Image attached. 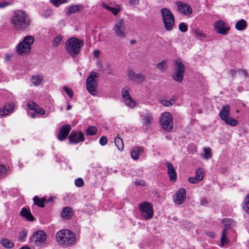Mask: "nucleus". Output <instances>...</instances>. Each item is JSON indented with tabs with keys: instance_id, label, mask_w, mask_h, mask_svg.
I'll list each match as a JSON object with an SVG mask.
<instances>
[{
	"instance_id": "a18cd8bd",
	"label": "nucleus",
	"mask_w": 249,
	"mask_h": 249,
	"mask_svg": "<svg viewBox=\"0 0 249 249\" xmlns=\"http://www.w3.org/2000/svg\"><path fill=\"white\" fill-rule=\"evenodd\" d=\"M14 3L13 1L11 0L8 1H0V8H4L7 6L11 5Z\"/></svg>"
},
{
	"instance_id": "f03ea898",
	"label": "nucleus",
	"mask_w": 249,
	"mask_h": 249,
	"mask_svg": "<svg viewBox=\"0 0 249 249\" xmlns=\"http://www.w3.org/2000/svg\"><path fill=\"white\" fill-rule=\"evenodd\" d=\"M56 239L59 244L70 246L75 243L76 237L74 233L71 231L64 229L57 232Z\"/></svg>"
},
{
	"instance_id": "09e8293b",
	"label": "nucleus",
	"mask_w": 249,
	"mask_h": 249,
	"mask_svg": "<svg viewBox=\"0 0 249 249\" xmlns=\"http://www.w3.org/2000/svg\"><path fill=\"white\" fill-rule=\"evenodd\" d=\"M64 90L66 91L68 95L70 97V98H71L73 97V91L70 88L64 86L63 87Z\"/></svg>"
},
{
	"instance_id": "864d4df0",
	"label": "nucleus",
	"mask_w": 249,
	"mask_h": 249,
	"mask_svg": "<svg viewBox=\"0 0 249 249\" xmlns=\"http://www.w3.org/2000/svg\"><path fill=\"white\" fill-rule=\"evenodd\" d=\"M188 180H189V182H190L191 183H194V184L197 183L200 181L199 180H197V178H196V176L195 177H190L188 178Z\"/></svg>"
},
{
	"instance_id": "c756f323",
	"label": "nucleus",
	"mask_w": 249,
	"mask_h": 249,
	"mask_svg": "<svg viewBox=\"0 0 249 249\" xmlns=\"http://www.w3.org/2000/svg\"><path fill=\"white\" fill-rule=\"evenodd\" d=\"M83 9L82 5H72L69 7L68 9L67 14H73L80 11Z\"/></svg>"
},
{
	"instance_id": "de8ad7c7",
	"label": "nucleus",
	"mask_w": 249,
	"mask_h": 249,
	"mask_svg": "<svg viewBox=\"0 0 249 249\" xmlns=\"http://www.w3.org/2000/svg\"><path fill=\"white\" fill-rule=\"evenodd\" d=\"M178 28L179 30L182 32H185L188 29L187 25L183 22H181L179 24Z\"/></svg>"
},
{
	"instance_id": "9d476101",
	"label": "nucleus",
	"mask_w": 249,
	"mask_h": 249,
	"mask_svg": "<svg viewBox=\"0 0 249 249\" xmlns=\"http://www.w3.org/2000/svg\"><path fill=\"white\" fill-rule=\"evenodd\" d=\"M230 109L229 105L223 106L219 113L220 117L228 124H237V122L236 120L229 118Z\"/></svg>"
},
{
	"instance_id": "6e6d98bb",
	"label": "nucleus",
	"mask_w": 249,
	"mask_h": 249,
	"mask_svg": "<svg viewBox=\"0 0 249 249\" xmlns=\"http://www.w3.org/2000/svg\"><path fill=\"white\" fill-rule=\"evenodd\" d=\"M135 184L136 186L141 185V186H144L145 185V183L142 180H136L135 181Z\"/></svg>"
},
{
	"instance_id": "4468645a",
	"label": "nucleus",
	"mask_w": 249,
	"mask_h": 249,
	"mask_svg": "<svg viewBox=\"0 0 249 249\" xmlns=\"http://www.w3.org/2000/svg\"><path fill=\"white\" fill-rule=\"evenodd\" d=\"M46 234L42 231H38L33 235V240L37 246L45 244L46 242Z\"/></svg>"
},
{
	"instance_id": "a878e982",
	"label": "nucleus",
	"mask_w": 249,
	"mask_h": 249,
	"mask_svg": "<svg viewBox=\"0 0 249 249\" xmlns=\"http://www.w3.org/2000/svg\"><path fill=\"white\" fill-rule=\"evenodd\" d=\"M222 222L226 227L225 229H228L229 232H234L232 228L235 226V222L232 219L224 218Z\"/></svg>"
},
{
	"instance_id": "1a4fd4ad",
	"label": "nucleus",
	"mask_w": 249,
	"mask_h": 249,
	"mask_svg": "<svg viewBox=\"0 0 249 249\" xmlns=\"http://www.w3.org/2000/svg\"><path fill=\"white\" fill-rule=\"evenodd\" d=\"M175 72L173 75V78L176 81L181 82L183 79V73L185 70L184 65L182 63L180 59H178L175 61Z\"/></svg>"
},
{
	"instance_id": "423d86ee",
	"label": "nucleus",
	"mask_w": 249,
	"mask_h": 249,
	"mask_svg": "<svg viewBox=\"0 0 249 249\" xmlns=\"http://www.w3.org/2000/svg\"><path fill=\"white\" fill-rule=\"evenodd\" d=\"M34 37L31 36H26L23 40L16 47L17 52L19 54L28 52L31 50V45L34 43Z\"/></svg>"
},
{
	"instance_id": "aec40b11",
	"label": "nucleus",
	"mask_w": 249,
	"mask_h": 249,
	"mask_svg": "<svg viewBox=\"0 0 249 249\" xmlns=\"http://www.w3.org/2000/svg\"><path fill=\"white\" fill-rule=\"evenodd\" d=\"M27 105L30 109L34 111L37 114L42 115L45 113L43 108L40 107L37 104L34 102L29 101L28 102Z\"/></svg>"
},
{
	"instance_id": "58836bf2",
	"label": "nucleus",
	"mask_w": 249,
	"mask_h": 249,
	"mask_svg": "<svg viewBox=\"0 0 249 249\" xmlns=\"http://www.w3.org/2000/svg\"><path fill=\"white\" fill-rule=\"evenodd\" d=\"M204 171L201 168H198L196 170V177L197 178V180L201 181L204 178Z\"/></svg>"
},
{
	"instance_id": "774afa93",
	"label": "nucleus",
	"mask_w": 249,
	"mask_h": 249,
	"mask_svg": "<svg viewBox=\"0 0 249 249\" xmlns=\"http://www.w3.org/2000/svg\"><path fill=\"white\" fill-rule=\"evenodd\" d=\"M208 234L211 237H213L215 235L213 232H210L209 234Z\"/></svg>"
},
{
	"instance_id": "f8f14e48",
	"label": "nucleus",
	"mask_w": 249,
	"mask_h": 249,
	"mask_svg": "<svg viewBox=\"0 0 249 249\" xmlns=\"http://www.w3.org/2000/svg\"><path fill=\"white\" fill-rule=\"evenodd\" d=\"M122 95L123 100L126 106L130 108H133L136 106L135 101L133 100L128 92V89L126 87L123 89Z\"/></svg>"
},
{
	"instance_id": "f3484780",
	"label": "nucleus",
	"mask_w": 249,
	"mask_h": 249,
	"mask_svg": "<svg viewBox=\"0 0 249 249\" xmlns=\"http://www.w3.org/2000/svg\"><path fill=\"white\" fill-rule=\"evenodd\" d=\"M178 10L181 13L185 15H190L192 13L191 7L187 3L183 2L177 3Z\"/></svg>"
},
{
	"instance_id": "72a5a7b5",
	"label": "nucleus",
	"mask_w": 249,
	"mask_h": 249,
	"mask_svg": "<svg viewBox=\"0 0 249 249\" xmlns=\"http://www.w3.org/2000/svg\"><path fill=\"white\" fill-rule=\"evenodd\" d=\"M1 245L6 248H12L14 246V243L7 239H2L0 241Z\"/></svg>"
},
{
	"instance_id": "680f3d73",
	"label": "nucleus",
	"mask_w": 249,
	"mask_h": 249,
	"mask_svg": "<svg viewBox=\"0 0 249 249\" xmlns=\"http://www.w3.org/2000/svg\"><path fill=\"white\" fill-rule=\"evenodd\" d=\"M101 5H102V6L103 8H105V9H107V10H108V11H111V9H112V7H110V6H108L106 4H105V3H102L101 4Z\"/></svg>"
},
{
	"instance_id": "c03bdc74",
	"label": "nucleus",
	"mask_w": 249,
	"mask_h": 249,
	"mask_svg": "<svg viewBox=\"0 0 249 249\" xmlns=\"http://www.w3.org/2000/svg\"><path fill=\"white\" fill-rule=\"evenodd\" d=\"M194 32L196 36L200 38H205L206 37V35L200 29H195Z\"/></svg>"
},
{
	"instance_id": "052dcab7",
	"label": "nucleus",
	"mask_w": 249,
	"mask_h": 249,
	"mask_svg": "<svg viewBox=\"0 0 249 249\" xmlns=\"http://www.w3.org/2000/svg\"><path fill=\"white\" fill-rule=\"evenodd\" d=\"M101 5H102V6L103 8H105V9H107V10H108V11H111V9H112V7H110V6H108L106 4H105V3H102L101 4Z\"/></svg>"
},
{
	"instance_id": "20e7f679",
	"label": "nucleus",
	"mask_w": 249,
	"mask_h": 249,
	"mask_svg": "<svg viewBox=\"0 0 249 249\" xmlns=\"http://www.w3.org/2000/svg\"><path fill=\"white\" fill-rule=\"evenodd\" d=\"M161 14L165 29L168 31H172L175 26V18L173 14L166 8L161 9Z\"/></svg>"
},
{
	"instance_id": "8fccbe9b",
	"label": "nucleus",
	"mask_w": 249,
	"mask_h": 249,
	"mask_svg": "<svg viewBox=\"0 0 249 249\" xmlns=\"http://www.w3.org/2000/svg\"><path fill=\"white\" fill-rule=\"evenodd\" d=\"M107 138L105 136H102L99 140V143L101 145L104 146L107 144Z\"/></svg>"
},
{
	"instance_id": "c85d7f7f",
	"label": "nucleus",
	"mask_w": 249,
	"mask_h": 249,
	"mask_svg": "<svg viewBox=\"0 0 249 249\" xmlns=\"http://www.w3.org/2000/svg\"><path fill=\"white\" fill-rule=\"evenodd\" d=\"M247 26V21L244 19H241L236 23L235 28L238 31H242L246 29Z\"/></svg>"
},
{
	"instance_id": "bb28decb",
	"label": "nucleus",
	"mask_w": 249,
	"mask_h": 249,
	"mask_svg": "<svg viewBox=\"0 0 249 249\" xmlns=\"http://www.w3.org/2000/svg\"><path fill=\"white\" fill-rule=\"evenodd\" d=\"M230 232L228 231V229H224L223 230L220 238L221 246H225L229 243L230 241L227 237V236L230 233Z\"/></svg>"
},
{
	"instance_id": "f257e3e1",
	"label": "nucleus",
	"mask_w": 249,
	"mask_h": 249,
	"mask_svg": "<svg viewBox=\"0 0 249 249\" xmlns=\"http://www.w3.org/2000/svg\"><path fill=\"white\" fill-rule=\"evenodd\" d=\"M30 23L29 16L23 10L15 11L11 18L12 25L18 30H24L30 25Z\"/></svg>"
},
{
	"instance_id": "bf43d9fd",
	"label": "nucleus",
	"mask_w": 249,
	"mask_h": 249,
	"mask_svg": "<svg viewBox=\"0 0 249 249\" xmlns=\"http://www.w3.org/2000/svg\"><path fill=\"white\" fill-rule=\"evenodd\" d=\"M238 72L241 74L244 75L246 77L247 76L248 73H247V71L241 69H238Z\"/></svg>"
},
{
	"instance_id": "0eeeda50",
	"label": "nucleus",
	"mask_w": 249,
	"mask_h": 249,
	"mask_svg": "<svg viewBox=\"0 0 249 249\" xmlns=\"http://www.w3.org/2000/svg\"><path fill=\"white\" fill-rule=\"evenodd\" d=\"M126 26L125 21L123 19H119L115 22L112 30L117 37L124 38L127 35Z\"/></svg>"
},
{
	"instance_id": "4be33fe9",
	"label": "nucleus",
	"mask_w": 249,
	"mask_h": 249,
	"mask_svg": "<svg viewBox=\"0 0 249 249\" xmlns=\"http://www.w3.org/2000/svg\"><path fill=\"white\" fill-rule=\"evenodd\" d=\"M144 153V149L142 147L135 146L133 148L131 151L130 154L131 158L134 160H137L139 159V157Z\"/></svg>"
},
{
	"instance_id": "13d9d810",
	"label": "nucleus",
	"mask_w": 249,
	"mask_h": 249,
	"mask_svg": "<svg viewBox=\"0 0 249 249\" xmlns=\"http://www.w3.org/2000/svg\"><path fill=\"white\" fill-rule=\"evenodd\" d=\"M120 9L112 7L110 12H111L114 15L116 16L118 14V13L120 11Z\"/></svg>"
},
{
	"instance_id": "c9c22d12",
	"label": "nucleus",
	"mask_w": 249,
	"mask_h": 249,
	"mask_svg": "<svg viewBox=\"0 0 249 249\" xmlns=\"http://www.w3.org/2000/svg\"><path fill=\"white\" fill-rule=\"evenodd\" d=\"M97 129L95 126H89L86 130V133L87 135H94L97 133Z\"/></svg>"
},
{
	"instance_id": "e433bc0d",
	"label": "nucleus",
	"mask_w": 249,
	"mask_h": 249,
	"mask_svg": "<svg viewBox=\"0 0 249 249\" xmlns=\"http://www.w3.org/2000/svg\"><path fill=\"white\" fill-rule=\"evenodd\" d=\"M203 151L204 153L203 154V158L205 160H208L211 159L212 157L211 149L209 147H205L203 149Z\"/></svg>"
},
{
	"instance_id": "393cba45",
	"label": "nucleus",
	"mask_w": 249,
	"mask_h": 249,
	"mask_svg": "<svg viewBox=\"0 0 249 249\" xmlns=\"http://www.w3.org/2000/svg\"><path fill=\"white\" fill-rule=\"evenodd\" d=\"M14 108V105L13 103L5 105L0 110V115L5 116L8 114L12 111Z\"/></svg>"
},
{
	"instance_id": "a19ab883",
	"label": "nucleus",
	"mask_w": 249,
	"mask_h": 249,
	"mask_svg": "<svg viewBox=\"0 0 249 249\" xmlns=\"http://www.w3.org/2000/svg\"><path fill=\"white\" fill-rule=\"evenodd\" d=\"M63 39V36L58 35L56 36L53 41V46L54 47H57Z\"/></svg>"
},
{
	"instance_id": "ea45409f",
	"label": "nucleus",
	"mask_w": 249,
	"mask_h": 249,
	"mask_svg": "<svg viewBox=\"0 0 249 249\" xmlns=\"http://www.w3.org/2000/svg\"><path fill=\"white\" fill-rule=\"evenodd\" d=\"M243 208L245 211L249 213V194L244 198Z\"/></svg>"
},
{
	"instance_id": "473e14b6",
	"label": "nucleus",
	"mask_w": 249,
	"mask_h": 249,
	"mask_svg": "<svg viewBox=\"0 0 249 249\" xmlns=\"http://www.w3.org/2000/svg\"><path fill=\"white\" fill-rule=\"evenodd\" d=\"M141 118L143 121V123L146 124H151L153 119V116L151 113H146L141 115Z\"/></svg>"
},
{
	"instance_id": "5701e85b",
	"label": "nucleus",
	"mask_w": 249,
	"mask_h": 249,
	"mask_svg": "<svg viewBox=\"0 0 249 249\" xmlns=\"http://www.w3.org/2000/svg\"><path fill=\"white\" fill-rule=\"evenodd\" d=\"M165 165L167 168V173L170 180L175 181L177 178V174L173 165L168 161L165 162Z\"/></svg>"
},
{
	"instance_id": "3c124183",
	"label": "nucleus",
	"mask_w": 249,
	"mask_h": 249,
	"mask_svg": "<svg viewBox=\"0 0 249 249\" xmlns=\"http://www.w3.org/2000/svg\"><path fill=\"white\" fill-rule=\"evenodd\" d=\"M75 184L77 187H81L84 184V181L81 178H78L75 180Z\"/></svg>"
},
{
	"instance_id": "79ce46f5",
	"label": "nucleus",
	"mask_w": 249,
	"mask_h": 249,
	"mask_svg": "<svg viewBox=\"0 0 249 249\" xmlns=\"http://www.w3.org/2000/svg\"><path fill=\"white\" fill-rule=\"evenodd\" d=\"M160 103L165 107H169L175 103V100L174 99H171L169 101L163 100L160 101Z\"/></svg>"
},
{
	"instance_id": "7ed1b4c3",
	"label": "nucleus",
	"mask_w": 249,
	"mask_h": 249,
	"mask_svg": "<svg viewBox=\"0 0 249 249\" xmlns=\"http://www.w3.org/2000/svg\"><path fill=\"white\" fill-rule=\"evenodd\" d=\"M84 42L76 37H71L66 42L65 49L67 52L72 57L77 56L83 46Z\"/></svg>"
},
{
	"instance_id": "dca6fc26",
	"label": "nucleus",
	"mask_w": 249,
	"mask_h": 249,
	"mask_svg": "<svg viewBox=\"0 0 249 249\" xmlns=\"http://www.w3.org/2000/svg\"><path fill=\"white\" fill-rule=\"evenodd\" d=\"M174 202L177 204H182L186 198V190L183 188H180L174 196Z\"/></svg>"
},
{
	"instance_id": "4c0bfd02",
	"label": "nucleus",
	"mask_w": 249,
	"mask_h": 249,
	"mask_svg": "<svg viewBox=\"0 0 249 249\" xmlns=\"http://www.w3.org/2000/svg\"><path fill=\"white\" fill-rule=\"evenodd\" d=\"M156 68L161 71H164L167 69V62L165 60H162L161 62L157 64Z\"/></svg>"
},
{
	"instance_id": "0e129e2a",
	"label": "nucleus",
	"mask_w": 249,
	"mask_h": 249,
	"mask_svg": "<svg viewBox=\"0 0 249 249\" xmlns=\"http://www.w3.org/2000/svg\"><path fill=\"white\" fill-rule=\"evenodd\" d=\"M230 73L231 74V76L233 77L235 76V71L234 70H231L230 71Z\"/></svg>"
},
{
	"instance_id": "49530a36",
	"label": "nucleus",
	"mask_w": 249,
	"mask_h": 249,
	"mask_svg": "<svg viewBox=\"0 0 249 249\" xmlns=\"http://www.w3.org/2000/svg\"><path fill=\"white\" fill-rule=\"evenodd\" d=\"M7 174V170L5 166L3 165H0V176L1 177H5Z\"/></svg>"
},
{
	"instance_id": "39448f33",
	"label": "nucleus",
	"mask_w": 249,
	"mask_h": 249,
	"mask_svg": "<svg viewBox=\"0 0 249 249\" xmlns=\"http://www.w3.org/2000/svg\"><path fill=\"white\" fill-rule=\"evenodd\" d=\"M99 74L94 71L90 72L87 79L86 86L88 91L92 95L96 96L97 94L98 80Z\"/></svg>"
},
{
	"instance_id": "ddd939ff",
	"label": "nucleus",
	"mask_w": 249,
	"mask_h": 249,
	"mask_svg": "<svg viewBox=\"0 0 249 249\" xmlns=\"http://www.w3.org/2000/svg\"><path fill=\"white\" fill-rule=\"evenodd\" d=\"M69 140L71 143L77 144L84 141V133L81 131H72L69 136Z\"/></svg>"
},
{
	"instance_id": "cd10ccee",
	"label": "nucleus",
	"mask_w": 249,
	"mask_h": 249,
	"mask_svg": "<svg viewBox=\"0 0 249 249\" xmlns=\"http://www.w3.org/2000/svg\"><path fill=\"white\" fill-rule=\"evenodd\" d=\"M61 216L65 219H70L72 215V212L71 208L67 207L64 208L61 213Z\"/></svg>"
},
{
	"instance_id": "37998d69",
	"label": "nucleus",
	"mask_w": 249,
	"mask_h": 249,
	"mask_svg": "<svg viewBox=\"0 0 249 249\" xmlns=\"http://www.w3.org/2000/svg\"><path fill=\"white\" fill-rule=\"evenodd\" d=\"M67 0H50V2L55 7H58L60 4L66 3Z\"/></svg>"
},
{
	"instance_id": "f704fd0d",
	"label": "nucleus",
	"mask_w": 249,
	"mask_h": 249,
	"mask_svg": "<svg viewBox=\"0 0 249 249\" xmlns=\"http://www.w3.org/2000/svg\"><path fill=\"white\" fill-rule=\"evenodd\" d=\"M42 80L43 78L42 77L38 75H34L31 79V82L35 86H37L41 84Z\"/></svg>"
},
{
	"instance_id": "6ab92c4d",
	"label": "nucleus",
	"mask_w": 249,
	"mask_h": 249,
	"mask_svg": "<svg viewBox=\"0 0 249 249\" xmlns=\"http://www.w3.org/2000/svg\"><path fill=\"white\" fill-rule=\"evenodd\" d=\"M27 105L30 109L34 111L37 114L42 115L45 113L43 108L40 107L37 104L34 102L29 101L28 102Z\"/></svg>"
},
{
	"instance_id": "a211bd4d",
	"label": "nucleus",
	"mask_w": 249,
	"mask_h": 249,
	"mask_svg": "<svg viewBox=\"0 0 249 249\" xmlns=\"http://www.w3.org/2000/svg\"><path fill=\"white\" fill-rule=\"evenodd\" d=\"M71 129V125H63L57 136L59 141L64 140L68 136Z\"/></svg>"
},
{
	"instance_id": "7c9ffc66",
	"label": "nucleus",
	"mask_w": 249,
	"mask_h": 249,
	"mask_svg": "<svg viewBox=\"0 0 249 249\" xmlns=\"http://www.w3.org/2000/svg\"><path fill=\"white\" fill-rule=\"evenodd\" d=\"M114 143L118 150L122 152L124 150V145L123 140L119 137L117 136L114 138Z\"/></svg>"
},
{
	"instance_id": "412c9836",
	"label": "nucleus",
	"mask_w": 249,
	"mask_h": 249,
	"mask_svg": "<svg viewBox=\"0 0 249 249\" xmlns=\"http://www.w3.org/2000/svg\"><path fill=\"white\" fill-rule=\"evenodd\" d=\"M172 115L168 112H165L162 114L160 118V124H170L172 123Z\"/></svg>"
},
{
	"instance_id": "603ef678",
	"label": "nucleus",
	"mask_w": 249,
	"mask_h": 249,
	"mask_svg": "<svg viewBox=\"0 0 249 249\" xmlns=\"http://www.w3.org/2000/svg\"><path fill=\"white\" fill-rule=\"evenodd\" d=\"M27 232L25 231H22L19 234V238L20 241H23L24 238L27 236Z\"/></svg>"
},
{
	"instance_id": "2eb2a0df",
	"label": "nucleus",
	"mask_w": 249,
	"mask_h": 249,
	"mask_svg": "<svg viewBox=\"0 0 249 249\" xmlns=\"http://www.w3.org/2000/svg\"><path fill=\"white\" fill-rule=\"evenodd\" d=\"M127 75L129 80L136 83H141L144 79V76L142 74H137L132 70L127 71Z\"/></svg>"
},
{
	"instance_id": "b1692460",
	"label": "nucleus",
	"mask_w": 249,
	"mask_h": 249,
	"mask_svg": "<svg viewBox=\"0 0 249 249\" xmlns=\"http://www.w3.org/2000/svg\"><path fill=\"white\" fill-rule=\"evenodd\" d=\"M20 214L21 216L25 218L29 221H33L34 220V217L32 214L29 209L23 208L20 212Z\"/></svg>"
},
{
	"instance_id": "5fc2aeb1",
	"label": "nucleus",
	"mask_w": 249,
	"mask_h": 249,
	"mask_svg": "<svg viewBox=\"0 0 249 249\" xmlns=\"http://www.w3.org/2000/svg\"><path fill=\"white\" fill-rule=\"evenodd\" d=\"M162 129L166 132H169L173 129V125H161Z\"/></svg>"
},
{
	"instance_id": "69168bd1",
	"label": "nucleus",
	"mask_w": 249,
	"mask_h": 249,
	"mask_svg": "<svg viewBox=\"0 0 249 249\" xmlns=\"http://www.w3.org/2000/svg\"><path fill=\"white\" fill-rule=\"evenodd\" d=\"M99 54V51L98 50H95L94 51V55L95 56L97 57Z\"/></svg>"
},
{
	"instance_id": "4d7b16f0",
	"label": "nucleus",
	"mask_w": 249,
	"mask_h": 249,
	"mask_svg": "<svg viewBox=\"0 0 249 249\" xmlns=\"http://www.w3.org/2000/svg\"><path fill=\"white\" fill-rule=\"evenodd\" d=\"M52 15V11L51 10H46L43 14L45 18L50 17Z\"/></svg>"
},
{
	"instance_id": "338daca9",
	"label": "nucleus",
	"mask_w": 249,
	"mask_h": 249,
	"mask_svg": "<svg viewBox=\"0 0 249 249\" xmlns=\"http://www.w3.org/2000/svg\"><path fill=\"white\" fill-rule=\"evenodd\" d=\"M19 249H31L28 246H24L19 248Z\"/></svg>"
},
{
	"instance_id": "2f4dec72",
	"label": "nucleus",
	"mask_w": 249,
	"mask_h": 249,
	"mask_svg": "<svg viewBox=\"0 0 249 249\" xmlns=\"http://www.w3.org/2000/svg\"><path fill=\"white\" fill-rule=\"evenodd\" d=\"M33 200L34 204L38 207L41 208L44 207V203L46 201L45 197L40 198L38 196H35L33 198Z\"/></svg>"
},
{
	"instance_id": "e2e57ef3",
	"label": "nucleus",
	"mask_w": 249,
	"mask_h": 249,
	"mask_svg": "<svg viewBox=\"0 0 249 249\" xmlns=\"http://www.w3.org/2000/svg\"><path fill=\"white\" fill-rule=\"evenodd\" d=\"M129 2L131 4H136L138 3L139 0H130Z\"/></svg>"
},
{
	"instance_id": "6e6552de",
	"label": "nucleus",
	"mask_w": 249,
	"mask_h": 249,
	"mask_svg": "<svg viewBox=\"0 0 249 249\" xmlns=\"http://www.w3.org/2000/svg\"><path fill=\"white\" fill-rule=\"evenodd\" d=\"M139 210L141 216L145 220L152 218L153 216V209L152 204L146 201L140 204Z\"/></svg>"
},
{
	"instance_id": "9b49d317",
	"label": "nucleus",
	"mask_w": 249,
	"mask_h": 249,
	"mask_svg": "<svg viewBox=\"0 0 249 249\" xmlns=\"http://www.w3.org/2000/svg\"><path fill=\"white\" fill-rule=\"evenodd\" d=\"M214 27L218 34L223 35L227 34L230 29L228 24L222 20H218L214 24Z\"/></svg>"
}]
</instances>
